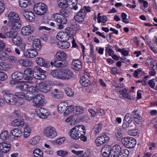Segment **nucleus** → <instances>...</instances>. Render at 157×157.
I'll return each instance as SVG.
<instances>
[{"instance_id": "43", "label": "nucleus", "mask_w": 157, "mask_h": 157, "mask_svg": "<svg viewBox=\"0 0 157 157\" xmlns=\"http://www.w3.org/2000/svg\"><path fill=\"white\" fill-rule=\"evenodd\" d=\"M34 155L35 157H42L43 153L39 148L35 149L33 151Z\"/></svg>"}, {"instance_id": "47", "label": "nucleus", "mask_w": 157, "mask_h": 157, "mask_svg": "<svg viewBox=\"0 0 157 157\" xmlns=\"http://www.w3.org/2000/svg\"><path fill=\"white\" fill-rule=\"evenodd\" d=\"M68 154V152L64 150H60L56 151V154L62 157H66Z\"/></svg>"}, {"instance_id": "20", "label": "nucleus", "mask_w": 157, "mask_h": 157, "mask_svg": "<svg viewBox=\"0 0 157 157\" xmlns=\"http://www.w3.org/2000/svg\"><path fill=\"white\" fill-rule=\"evenodd\" d=\"M4 33L6 36L8 38L12 37L14 36L15 35H17V33L14 32H11L10 31V28L4 27L3 28Z\"/></svg>"}, {"instance_id": "21", "label": "nucleus", "mask_w": 157, "mask_h": 157, "mask_svg": "<svg viewBox=\"0 0 157 157\" xmlns=\"http://www.w3.org/2000/svg\"><path fill=\"white\" fill-rule=\"evenodd\" d=\"M51 95L52 97L54 99H60L63 97L62 93L57 89H55Z\"/></svg>"}, {"instance_id": "38", "label": "nucleus", "mask_w": 157, "mask_h": 157, "mask_svg": "<svg viewBox=\"0 0 157 157\" xmlns=\"http://www.w3.org/2000/svg\"><path fill=\"white\" fill-rule=\"evenodd\" d=\"M102 126V124L99 123L97 125H96L94 127L93 130L95 135L98 134L101 131Z\"/></svg>"}, {"instance_id": "28", "label": "nucleus", "mask_w": 157, "mask_h": 157, "mask_svg": "<svg viewBox=\"0 0 157 157\" xmlns=\"http://www.w3.org/2000/svg\"><path fill=\"white\" fill-rule=\"evenodd\" d=\"M67 4L70 8H73L75 10H77L78 9V7L77 6L78 3L77 0H66Z\"/></svg>"}, {"instance_id": "18", "label": "nucleus", "mask_w": 157, "mask_h": 157, "mask_svg": "<svg viewBox=\"0 0 157 157\" xmlns=\"http://www.w3.org/2000/svg\"><path fill=\"white\" fill-rule=\"evenodd\" d=\"M36 62L38 65L41 66L48 67L50 66L49 62L40 57H37Z\"/></svg>"}, {"instance_id": "8", "label": "nucleus", "mask_w": 157, "mask_h": 157, "mask_svg": "<svg viewBox=\"0 0 157 157\" xmlns=\"http://www.w3.org/2000/svg\"><path fill=\"white\" fill-rule=\"evenodd\" d=\"M52 18L56 21L63 24H66L67 21L66 17H64L63 15L58 13L52 14Z\"/></svg>"}, {"instance_id": "64", "label": "nucleus", "mask_w": 157, "mask_h": 157, "mask_svg": "<svg viewBox=\"0 0 157 157\" xmlns=\"http://www.w3.org/2000/svg\"><path fill=\"white\" fill-rule=\"evenodd\" d=\"M105 52L109 54L110 56H112L114 53V51L112 49L108 47L106 48Z\"/></svg>"}, {"instance_id": "11", "label": "nucleus", "mask_w": 157, "mask_h": 157, "mask_svg": "<svg viewBox=\"0 0 157 157\" xmlns=\"http://www.w3.org/2000/svg\"><path fill=\"white\" fill-rule=\"evenodd\" d=\"M36 86L38 90L43 92L47 93L51 89L50 85L43 82L37 84Z\"/></svg>"}, {"instance_id": "24", "label": "nucleus", "mask_w": 157, "mask_h": 157, "mask_svg": "<svg viewBox=\"0 0 157 157\" xmlns=\"http://www.w3.org/2000/svg\"><path fill=\"white\" fill-rule=\"evenodd\" d=\"M63 70H55L52 71L51 73V75L54 77L62 80L63 75Z\"/></svg>"}, {"instance_id": "2", "label": "nucleus", "mask_w": 157, "mask_h": 157, "mask_svg": "<svg viewBox=\"0 0 157 157\" xmlns=\"http://www.w3.org/2000/svg\"><path fill=\"white\" fill-rule=\"evenodd\" d=\"M85 126L81 125H77L72 128L69 133L70 137L73 139L78 140L82 135L85 134Z\"/></svg>"}, {"instance_id": "58", "label": "nucleus", "mask_w": 157, "mask_h": 157, "mask_svg": "<svg viewBox=\"0 0 157 157\" xmlns=\"http://www.w3.org/2000/svg\"><path fill=\"white\" fill-rule=\"evenodd\" d=\"M66 94L69 96H71L74 95V91L70 88H67L65 90Z\"/></svg>"}, {"instance_id": "37", "label": "nucleus", "mask_w": 157, "mask_h": 157, "mask_svg": "<svg viewBox=\"0 0 157 157\" xmlns=\"http://www.w3.org/2000/svg\"><path fill=\"white\" fill-rule=\"evenodd\" d=\"M13 43L15 45L18 46L22 42L21 38L17 35H15L12 38Z\"/></svg>"}, {"instance_id": "16", "label": "nucleus", "mask_w": 157, "mask_h": 157, "mask_svg": "<svg viewBox=\"0 0 157 157\" xmlns=\"http://www.w3.org/2000/svg\"><path fill=\"white\" fill-rule=\"evenodd\" d=\"M62 80H68L71 79L73 75L72 71L68 69L63 70Z\"/></svg>"}, {"instance_id": "54", "label": "nucleus", "mask_w": 157, "mask_h": 157, "mask_svg": "<svg viewBox=\"0 0 157 157\" xmlns=\"http://www.w3.org/2000/svg\"><path fill=\"white\" fill-rule=\"evenodd\" d=\"M61 45V48L62 49H67L70 46V43L66 41H63Z\"/></svg>"}, {"instance_id": "49", "label": "nucleus", "mask_w": 157, "mask_h": 157, "mask_svg": "<svg viewBox=\"0 0 157 157\" xmlns=\"http://www.w3.org/2000/svg\"><path fill=\"white\" fill-rule=\"evenodd\" d=\"M84 111V109L81 107L75 106L74 112L77 114H81Z\"/></svg>"}, {"instance_id": "6", "label": "nucleus", "mask_w": 157, "mask_h": 157, "mask_svg": "<svg viewBox=\"0 0 157 157\" xmlns=\"http://www.w3.org/2000/svg\"><path fill=\"white\" fill-rule=\"evenodd\" d=\"M35 111L38 117L42 119L47 118L50 114L48 110L43 108H39L36 109Z\"/></svg>"}, {"instance_id": "48", "label": "nucleus", "mask_w": 157, "mask_h": 157, "mask_svg": "<svg viewBox=\"0 0 157 157\" xmlns=\"http://www.w3.org/2000/svg\"><path fill=\"white\" fill-rule=\"evenodd\" d=\"M29 3L28 0H20L19 1V6L21 7L25 8L27 7Z\"/></svg>"}, {"instance_id": "36", "label": "nucleus", "mask_w": 157, "mask_h": 157, "mask_svg": "<svg viewBox=\"0 0 157 157\" xmlns=\"http://www.w3.org/2000/svg\"><path fill=\"white\" fill-rule=\"evenodd\" d=\"M19 95H22L27 100L30 101L33 99V94L30 93H27L25 94L23 93L20 92L19 93Z\"/></svg>"}, {"instance_id": "56", "label": "nucleus", "mask_w": 157, "mask_h": 157, "mask_svg": "<svg viewBox=\"0 0 157 157\" xmlns=\"http://www.w3.org/2000/svg\"><path fill=\"white\" fill-rule=\"evenodd\" d=\"M8 78L7 75L4 72L0 71V80L5 81Z\"/></svg>"}, {"instance_id": "50", "label": "nucleus", "mask_w": 157, "mask_h": 157, "mask_svg": "<svg viewBox=\"0 0 157 157\" xmlns=\"http://www.w3.org/2000/svg\"><path fill=\"white\" fill-rule=\"evenodd\" d=\"M74 108L75 107H73V106H69L67 108V110L64 112V115L67 116L72 111H73L74 112Z\"/></svg>"}, {"instance_id": "44", "label": "nucleus", "mask_w": 157, "mask_h": 157, "mask_svg": "<svg viewBox=\"0 0 157 157\" xmlns=\"http://www.w3.org/2000/svg\"><path fill=\"white\" fill-rule=\"evenodd\" d=\"M63 62L61 60H57L53 62L54 66L57 67H64L65 65L63 63Z\"/></svg>"}, {"instance_id": "42", "label": "nucleus", "mask_w": 157, "mask_h": 157, "mask_svg": "<svg viewBox=\"0 0 157 157\" xmlns=\"http://www.w3.org/2000/svg\"><path fill=\"white\" fill-rule=\"evenodd\" d=\"M33 76L34 78L36 79H44L45 75L43 74H41L40 73H33Z\"/></svg>"}, {"instance_id": "10", "label": "nucleus", "mask_w": 157, "mask_h": 157, "mask_svg": "<svg viewBox=\"0 0 157 157\" xmlns=\"http://www.w3.org/2000/svg\"><path fill=\"white\" fill-rule=\"evenodd\" d=\"M109 138L106 135L104 134L98 136L95 140V143L97 146H100L104 143L109 141Z\"/></svg>"}, {"instance_id": "34", "label": "nucleus", "mask_w": 157, "mask_h": 157, "mask_svg": "<svg viewBox=\"0 0 157 157\" xmlns=\"http://www.w3.org/2000/svg\"><path fill=\"white\" fill-rule=\"evenodd\" d=\"M121 150V148L120 145L118 144H116L112 147V151L113 152V154H118L120 155Z\"/></svg>"}, {"instance_id": "46", "label": "nucleus", "mask_w": 157, "mask_h": 157, "mask_svg": "<svg viewBox=\"0 0 157 157\" xmlns=\"http://www.w3.org/2000/svg\"><path fill=\"white\" fill-rule=\"evenodd\" d=\"M40 140V137L38 136H35L30 141V144L33 145L37 144Z\"/></svg>"}, {"instance_id": "3", "label": "nucleus", "mask_w": 157, "mask_h": 157, "mask_svg": "<svg viewBox=\"0 0 157 157\" xmlns=\"http://www.w3.org/2000/svg\"><path fill=\"white\" fill-rule=\"evenodd\" d=\"M33 10L36 14L38 15H42L47 12V8L45 4L40 2L35 4Z\"/></svg>"}, {"instance_id": "4", "label": "nucleus", "mask_w": 157, "mask_h": 157, "mask_svg": "<svg viewBox=\"0 0 157 157\" xmlns=\"http://www.w3.org/2000/svg\"><path fill=\"white\" fill-rule=\"evenodd\" d=\"M43 134L46 137L50 138H53L57 135L56 129L51 125H48L44 128Z\"/></svg>"}, {"instance_id": "62", "label": "nucleus", "mask_w": 157, "mask_h": 157, "mask_svg": "<svg viewBox=\"0 0 157 157\" xmlns=\"http://www.w3.org/2000/svg\"><path fill=\"white\" fill-rule=\"evenodd\" d=\"M115 135L117 138L118 140H120L122 139V138L123 137L122 134L121 132L120 131H118L115 132Z\"/></svg>"}, {"instance_id": "9", "label": "nucleus", "mask_w": 157, "mask_h": 157, "mask_svg": "<svg viewBox=\"0 0 157 157\" xmlns=\"http://www.w3.org/2000/svg\"><path fill=\"white\" fill-rule=\"evenodd\" d=\"M86 15V12L84 9H81L80 11L75 15L74 18L76 21L81 22L83 21Z\"/></svg>"}, {"instance_id": "19", "label": "nucleus", "mask_w": 157, "mask_h": 157, "mask_svg": "<svg viewBox=\"0 0 157 157\" xmlns=\"http://www.w3.org/2000/svg\"><path fill=\"white\" fill-rule=\"evenodd\" d=\"M69 36L67 33L60 32L57 33L56 37L58 40L63 41L68 40Z\"/></svg>"}, {"instance_id": "27", "label": "nucleus", "mask_w": 157, "mask_h": 157, "mask_svg": "<svg viewBox=\"0 0 157 157\" xmlns=\"http://www.w3.org/2000/svg\"><path fill=\"white\" fill-rule=\"evenodd\" d=\"M10 133L12 135V137H11L12 138H14L15 137L18 138L20 137V136H21L22 132L20 129L15 128L11 131Z\"/></svg>"}, {"instance_id": "53", "label": "nucleus", "mask_w": 157, "mask_h": 157, "mask_svg": "<svg viewBox=\"0 0 157 157\" xmlns=\"http://www.w3.org/2000/svg\"><path fill=\"white\" fill-rule=\"evenodd\" d=\"M8 55L4 52L0 51V59L5 60L7 59Z\"/></svg>"}, {"instance_id": "39", "label": "nucleus", "mask_w": 157, "mask_h": 157, "mask_svg": "<svg viewBox=\"0 0 157 157\" xmlns=\"http://www.w3.org/2000/svg\"><path fill=\"white\" fill-rule=\"evenodd\" d=\"M10 69L9 65L5 62H0V70L4 71L8 70Z\"/></svg>"}, {"instance_id": "15", "label": "nucleus", "mask_w": 157, "mask_h": 157, "mask_svg": "<svg viewBox=\"0 0 157 157\" xmlns=\"http://www.w3.org/2000/svg\"><path fill=\"white\" fill-rule=\"evenodd\" d=\"M11 149V144L9 142L0 143V149L5 153L9 152Z\"/></svg>"}, {"instance_id": "57", "label": "nucleus", "mask_w": 157, "mask_h": 157, "mask_svg": "<svg viewBox=\"0 0 157 157\" xmlns=\"http://www.w3.org/2000/svg\"><path fill=\"white\" fill-rule=\"evenodd\" d=\"M121 16L122 18V21L126 24H127L129 23V21L128 18H127V15L124 13H123L121 14Z\"/></svg>"}, {"instance_id": "33", "label": "nucleus", "mask_w": 157, "mask_h": 157, "mask_svg": "<svg viewBox=\"0 0 157 157\" xmlns=\"http://www.w3.org/2000/svg\"><path fill=\"white\" fill-rule=\"evenodd\" d=\"M32 47L36 50H39L41 48L40 41L38 39H35L32 44Z\"/></svg>"}, {"instance_id": "1", "label": "nucleus", "mask_w": 157, "mask_h": 157, "mask_svg": "<svg viewBox=\"0 0 157 157\" xmlns=\"http://www.w3.org/2000/svg\"><path fill=\"white\" fill-rule=\"evenodd\" d=\"M2 94L3 98L8 104L11 105H19L17 102L18 98L20 97L19 95V93H16L15 95L11 93L10 90H5L2 91Z\"/></svg>"}, {"instance_id": "55", "label": "nucleus", "mask_w": 157, "mask_h": 157, "mask_svg": "<svg viewBox=\"0 0 157 157\" xmlns=\"http://www.w3.org/2000/svg\"><path fill=\"white\" fill-rule=\"evenodd\" d=\"M60 12L62 15L64 16V17H68L69 15V12L68 10L66 9H61L60 10Z\"/></svg>"}, {"instance_id": "26", "label": "nucleus", "mask_w": 157, "mask_h": 157, "mask_svg": "<svg viewBox=\"0 0 157 157\" xmlns=\"http://www.w3.org/2000/svg\"><path fill=\"white\" fill-rule=\"evenodd\" d=\"M32 31L31 26L28 25L22 28L21 29V33L24 35L27 36L29 35Z\"/></svg>"}, {"instance_id": "17", "label": "nucleus", "mask_w": 157, "mask_h": 157, "mask_svg": "<svg viewBox=\"0 0 157 157\" xmlns=\"http://www.w3.org/2000/svg\"><path fill=\"white\" fill-rule=\"evenodd\" d=\"M8 17L9 21L12 22L15 21H19L20 18L17 13L15 12H11L8 14Z\"/></svg>"}, {"instance_id": "25", "label": "nucleus", "mask_w": 157, "mask_h": 157, "mask_svg": "<svg viewBox=\"0 0 157 157\" xmlns=\"http://www.w3.org/2000/svg\"><path fill=\"white\" fill-rule=\"evenodd\" d=\"M24 77L23 74L20 72H15L11 75L12 79L15 80L22 79Z\"/></svg>"}, {"instance_id": "35", "label": "nucleus", "mask_w": 157, "mask_h": 157, "mask_svg": "<svg viewBox=\"0 0 157 157\" xmlns=\"http://www.w3.org/2000/svg\"><path fill=\"white\" fill-rule=\"evenodd\" d=\"M12 137L10 133L9 134L7 130L3 131L0 134V138L2 140H7L9 138V137Z\"/></svg>"}, {"instance_id": "22", "label": "nucleus", "mask_w": 157, "mask_h": 157, "mask_svg": "<svg viewBox=\"0 0 157 157\" xmlns=\"http://www.w3.org/2000/svg\"><path fill=\"white\" fill-rule=\"evenodd\" d=\"M68 106V103L66 101L60 103L58 106L57 109L58 112L60 113L64 112L67 110Z\"/></svg>"}, {"instance_id": "52", "label": "nucleus", "mask_w": 157, "mask_h": 157, "mask_svg": "<svg viewBox=\"0 0 157 157\" xmlns=\"http://www.w3.org/2000/svg\"><path fill=\"white\" fill-rule=\"evenodd\" d=\"M124 120L128 123V124H130L132 121L131 115L128 113L126 114L124 117Z\"/></svg>"}, {"instance_id": "61", "label": "nucleus", "mask_w": 157, "mask_h": 157, "mask_svg": "<svg viewBox=\"0 0 157 157\" xmlns=\"http://www.w3.org/2000/svg\"><path fill=\"white\" fill-rule=\"evenodd\" d=\"M129 154V152L128 150L125 149L121 150V152L120 153V155H123L125 157H128V155Z\"/></svg>"}, {"instance_id": "5", "label": "nucleus", "mask_w": 157, "mask_h": 157, "mask_svg": "<svg viewBox=\"0 0 157 157\" xmlns=\"http://www.w3.org/2000/svg\"><path fill=\"white\" fill-rule=\"evenodd\" d=\"M122 143L124 145L128 148H133L136 144L135 139L132 137H126L122 139Z\"/></svg>"}, {"instance_id": "23", "label": "nucleus", "mask_w": 157, "mask_h": 157, "mask_svg": "<svg viewBox=\"0 0 157 157\" xmlns=\"http://www.w3.org/2000/svg\"><path fill=\"white\" fill-rule=\"evenodd\" d=\"M72 65L74 69L77 71H79L82 68V62L79 59L74 60Z\"/></svg>"}, {"instance_id": "29", "label": "nucleus", "mask_w": 157, "mask_h": 157, "mask_svg": "<svg viewBox=\"0 0 157 157\" xmlns=\"http://www.w3.org/2000/svg\"><path fill=\"white\" fill-rule=\"evenodd\" d=\"M56 56L58 60L64 61L66 60V55L64 52L59 51L56 54Z\"/></svg>"}, {"instance_id": "12", "label": "nucleus", "mask_w": 157, "mask_h": 157, "mask_svg": "<svg viewBox=\"0 0 157 157\" xmlns=\"http://www.w3.org/2000/svg\"><path fill=\"white\" fill-rule=\"evenodd\" d=\"M21 13L25 18L29 22L33 21L35 19V15L31 11L26 12L24 10L21 12Z\"/></svg>"}, {"instance_id": "51", "label": "nucleus", "mask_w": 157, "mask_h": 157, "mask_svg": "<svg viewBox=\"0 0 157 157\" xmlns=\"http://www.w3.org/2000/svg\"><path fill=\"white\" fill-rule=\"evenodd\" d=\"M28 86V85L24 83H19L17 86V87L22 90H26Z\"/></svg>"}, {"instance_id": "45", "label": "nucleus", "mask_w": 157, "mask_h": 157, "mask_svg": "<svg viewBox=\"0 0 157 157\" xmlns=\"http://www.w3.org/2000/svg\"><path fill=\"white\" fill-rule=\"evenodd\" d=\"M90 51V53L89 55V57L90 58H91L92 62H94L96 59V57L95 55L94 54V51L92 48H91ZM87 62H92L91 61H89V59H88Z\"/></svg>"}, {"instance_id": "14", "label": "nucleus", "mask_w": 157, "mask_h": 157, "mask_svg": "<svg viewBox=\"0 0 157 157\" xmlns=\"http://www.w3.org/2000/svg\"><path fill=\"white\" fill-rule=\"evenodd\" d=\"M24 55L27 58H33L37 55L38 53L36 50L31 49L27 50L24 52Z\"/></svg>"}, {"instance_id": "40", "label": "nucleus", "mask_w": 157, "mask_h": 157, "mask_svg": "<svg viewBox=\"0 0 157 157\" xmlns=\"http://www.w3.org/2000/svg\"><path fill=\"white\" fill-rule=\"evenodd\" d=\"M31 131L30 128L28 126L25 125L24 129V137L26 138L28 137L30 135V133Z\"/></svg>"}, {"instance_id": "13", "label": "nucleus", "mask_w": 157, "mask_h": 157, "mask_svg": "<svg viewBox=\"0 0 157 157\" xmlns=\"http://www.w3.org/2000/svg\"><path fill=\"white\" fill-rule=\"evenodd\" d=\"M101 151L104 157H111L112 154V150H110V147L108 145H105L102 147Z\"/></svg>"}, {"instance_id": "59", "label": "nucleus", "mask_w": 157, "mask_h": 157, "mask_svg": "<svg viewBox=\"0 0 157 157\" xmlns=\"http://www.w3.org/2000/svg\"><path fill=\"white\" fill-rule=\"evenodd\" d=\"M24 75L26 76H30L33 73V69L30 68H28L24 71Z\"/></svg>"}, {"instance_id": "60", "label": "nucleus", "mask_w": 157, "mask_h": 157, "mask_svg": "<svg viewBox=\"0 0 157 157\" xmlns=\"http://www.w3.org/2000/svg\"><path fill=\"white\" fill-rule=\"evenodd\" d=\"M139 130L138 129H133L130 130L129 132V134L131 136H136L138 133Z\"/></svg>"}, {"instance_id": "7", "label": "nucleus", "mask_w": 157, "mask_h": 157, "mask_svg": "<svg viewBox=\"0 0 157 157\" xmlns=\"http://www.w3.org/2000/svg\"><path fill=\"white\" fill-rule=\"evenodd\" d=\"M44 96L41 94H38L34 97L33 102L36 107L43 105L44 103Z\"/></svg>"}, {"instance_id": "63", "label": "nucleus", "mask_w": 157, "mask_h": 157, "mask_svg": "<svg viewBox=\"0 0 157 157\" xmlns=\"http://www.w3.org/2000/svg\"><path fill=\"white\" fill-rule=\"evenodd\" d=\"M27 90L29 93H30L33 94V93L36 92V90L35 88L33 86H30L27 88Z\"/></svg>"}, {"instance_id": "41", "label": "nucleus", "mask_w": 157, "mask_h": 157, "mask_svg": "<svg viewBox=\"0 0 157 157\" xmlns=\"http://www.w3.org/2000/svg\"><path fill=\"white\" fill-rule=\"evenodd\" d=\"M13 23L11 28L13 30H16L18 29L21 27V24L20 23L19 21H15L11 22Z\"/></svg>"}, {"instance_id": "31", "label": "nucleus", "mask_w": 157, "mask_h": 157, "mask_svg": "<svg viewBox=\"0 0 157 157\" xmlns=\"http://www.w3.org/2000/svg\"><path fill=\"white\" fill-rule=\"evenodd\" d=\"M24 124V122L21 119H16L14 120L11 123L12 126L16 127H22Z\"/></svg>"}, {"instance_id": "30", "label": "nucleus", "mask_w": 157, "mask_h": 157, "mask_svg": "<svg viewBox=\"0 0 157 157\" xmlns=\"http://www.w3.org/2000/svg\"><path fill=\"white\" fill-rule=\"evenodd\" d=\"M80 82L82 85L84 87L88 86L91 83L89 80L84 76H82L80 78Z\"/></svg>"}, {"instance_id": "32", "label": "nucleus", "mask_w": 157, "mask_h": 157, "mask_svg": "<svg viewBox=\"0 0 157 157\" xmlns=\"http://www.w3.org/2000/svg\"><path fill=\"white\" fill-rule=\"evenodd\" d=\"M18 62L21 65L26 67L30 66L33 64L32 61L27 59H19Z\"/></svg>"}]
</instances>
